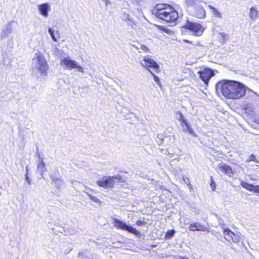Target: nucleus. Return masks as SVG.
I'll return each instance as SVG.
<instances>
[{"label":"nucleus","instance_id":"f257e3e1","mask_svg":"<svg viewBox=\"0 0 259 259\" xmlns=\"http://www.w3.org/2000/svg\"><path fill=\"white\" fill-rule=\"evenodd\" d=\"M248 88L242 83L233 80H223L215 85L217 94H222L230 99H238L244 97Z\"/></svg>","mask_w":259,"mask_h":259},{"label":"nucleus","instance_id":"f03ea898","mask_svg":"<svg viewBox=\"0 0 259 259\" xmlns=\"http://www.w3.org/2000/svg\"><path fill=\"white\" fill-rule=\"evenodd\" d=\"M152 14L166 22L175 24L179 18L178 13L171 7L157 4L151 10Z\"/></svg>","mask_w":259,"mask_h":259},{"label":"nucleus","instance_id":"7ed1b4c3","mask_svg":"<svg viewBox=\"0 0 259 259\" xmlns=\"http://www.w3.org/2000/svg\"><path fill=\"white\" fill-rule=\"evenodd\" d=\"M32 68L33 70H37L42 76L47 75L49 65L40 52L35 54V58L32 59Z\"/></svg>","mask_w":259,"mask_h":259},{"label":"nucleus","instance_id":"20e7f679","mask_svg":"<svg viewBox=\"0 0 259 259\" xmlns=\"http://www.w3.org/2000/svg\"><path fill=\"white\" fill-rule=\"evenodd\" d=\"M187 5L189 6L190 15L199 19L205 17L206 12L198 0H187Z\"/></svg>","mask_w":259,"mask_h":259},{"label":"nucleus","instance_id":"39448f33","mask_svg":"<svg viewBox=\"0 0 259 259\" xmlns=\"http://www.w3.org/2000/svg\"><path fill=\"white\" fill-rule=\"evenodd\" d=\"M122 177L120 175L115 176H104L97 181L98 186L107 189L112 188L114 183L122 182Z\"/></svg>","mask_w":259,"mask_h":259},{"label":"nucleus","instance_id":"423d86ee","mask_svg":"<svg viewBox=\"0 0 259 259\" xmlns=\"http://www.w3.org/2000/svg\"><path fill=\"white\" fill-rule=\"evenodd\" d=\"M113 223L114 226L117 229L127 231L139 238L141 237V235L140 232L126 223L123 222L117 218L113 219Z\"/></svg>","mask_w":259,"mask_h":259},{"label":"nucleus","instance_id":"0eeeda50","mask_svg":"<svg viewBox=\"0 0 259 259\" xmlns=\"http://www.w3.org/2000/svg\"><path fill=\"white\" fill-rule=\"evenodd\" d=\"M182 28L189 30L193 32L195 36H201L204 31L201 25L192 21L187 20L185 24L182 27Z\"/></svg>","mask_w":259,"mask_h":259},{"label":"nucleus","instance_id":"6e6552de","mask_svg":"<svg viewBox=\"0 0 259 259\" xmlns=\"http://www.w3.org/2000/svg\"><path fill=\"white\" fill-rule=\"evenodd\" d=\"M176 118L181 122V125L183 128V130L185 133H188L192 136L197 137V136L194 132L193 128L190 126V124L185 118L184 115L180 111H177L176 113Z\"/></svg>","mask_w":259,"mask_h":259},{"label":"nucleus","instance_id":"1a4fd4ad","mask_svg":"<svg viewBox=\"0 0 259 259\" xmlns=\"http://www.w3.org/2000/svg\"><path fill=\"white\" fill-rule=\"evenodd\" d=\"M60 65L70 70L76 69L78 72L83 73V68L80 66L76 61L71 59L69 57L64 58L61 61Z\"/></svg>","mask_w":259,"mask_h":259},{"label":"nucleus","instance_id":"9d476101","mask_svg":"<svg viewBox=\"0 0 259 259\" xmlns=\"http://www.w3.org/2000/svg\"><path fill=\"white\" fill-rule=\"evenodd\" d=\"M200 78L205 84H207L210 79L214 75L213 70L209 68H204L198 72Z\"/></svg>","mask_w":259,"mask_h":259},{"label":"nucleus","instance_id":"9b49d317","mask_svg":"<svg viewBox=\"0 0 259 259\" xmlns=\"http://www.w3.org/2000/svg\"><path fill=\"white\" fill-rule=\"evenodd\" d=\"M50 178L52 184L55 185L58 190L62 189L65 186V183L62 177H58L55 174H51L50 175Z\"/></svg>","mask_w":259,"mask_h":259},{"label":"nucleus","instance_id":"f8f14e48","mask_svg":"<svg viewBox=\"0 0 259 259\" xmlns=\"http://www.w3.org/2000/svg\"><path fill=\"white\" fill-rule=\"evenodd\" d=\"M144 64L142 63V65L144 67H146L148 69L150 68L154 70L155 71L157 72H158L159 68V65L153 59L149 57H146L144 58Z\"/></svg>","mask_w":259,"mask_h":259},{"label":"nucleus","instance_id":"ddd939ff","mask_svg":"<svg viewBox=\"0 0 259 259\" xmlns=\"http://www.w3.org/2000/svg\"><path fill=\"white\" fill-rule=\"evenodd\" d=\"M218 167L222 172L226 174L229 177H231L234 174L232 168L223 162L219 164Z\"/></svg>","mask_w":259,"mask_h":259},{"label":"nucleus","instance_id":"4468645a","mask_svg":"<svg viewBox=\"0 0 259 259\" xmlns=\"http://www.w3.org/2000/svg\"><path fill=\"white\" fill-rule=\"evenodd\" d=\"M14 23L15 22L12 21L9 22L6 25L1 34L2 38L7 37L8 35L12 32L13 29L12 24Z\"/></svg>","mask_w":259,"mask_h":259},{"label":"nucleus","instance_id":"2eb2a0df","mask_svg":"<svg viewBox=\"0 0 259 259\" xmlns=\"http://www.w3.org/2000/svg\"><path fill=\"white\" fill-rule=\"evenodd\" d=\"M37 7L41 15L45 17H47L48 16V12L50 10V6L48 3L38 5Z\"/></svg>","mask_w":259,"mask_h":259},{"label":"nucleus","instance_id":"dca6fc26","mask_svg":"<svg viewBox=\"0 0 259 259\" xmlns=\"http://www.w3.org/2000/svg\"><path fill=\"white\" fill-rule=\"evenodd\" d=\"M189 229L191 231H209L208 228L204 227L199 223H195L191 224L189 227Z\"/></svg>","mask_w":259,"mask_h":259},{"label":"nucleus","instance_id":"f3484780","mask_svg":"<svg viewBox=\"0 0 259 259\" xmlns=\"http://www.w3.org/2000/svg\"><path fill=\"white\" fill-rule=\"evenodd\" d=\"M120 17L124 21H127V25L130 26L132 28H134V25H135V23L128 14L125 12H121Z\"/></svg>","mask_w":259,"mask_h":259},{"label":"nucleus","instance_id":"a211bd4d","mask_svg":"<svg viewBox=\"0 0 259 259\" xmlns=\"http://www.w3.org/2000/svg\"><path fill=\"white\" fill-rule=\"evenodd\" d=\"M224 233L225 239L229 242H231L232 240L233 235L234 236V232L229 229H225L224 230Z\"/></svg>","mask_w":259,"mask_h":259},{"label":"nucleus","instance_id":"6ab92c4d","mask_svg":"<svg viewBox=\"0 0 259 259\" xmlns=\"http://www.w3.org/2000/svg\"><path fill=\"white\" fill-rule=\"evenodd\" d=\"M37 170L42 177L43 172L46 170L45 168V164L43 161L42 158H40V159L39 160V162L37 164Z\"/></svg>","mask_w":259,"mask_h":259},{"label":"nucleus","instance_id":"aec40b11","mask_svg":"<svg viewBox=\"0 0 259 259\" xmlns=\"http://www.w3.org/2000/svg\"><path fill=\"white\" fill-rule=\"evenodd\" d=\"M258 12L255 8L251 7L250 9L249 16L252 20H255L258 17Z\"/></svg>","mask_w":259,"mask_h":259},{"label":"nucleus","instance_id":"412c9836","mask_svg":"<svg viewBox=\"0 0 259 259\" xmlns=\"http://www.w3.org/2000/svg\"><path fill=\"white\" fill-rule=\"evenodd\" d=\"M88 190H90L91 191V189H90L89 188H87L84 191V192L88 195V196L90 197V198L94 202L96 203H101V200L98 199L97 197L92 195L89 192Z\"/></svg>","mask_w":259,"mask_h":259},{"label":"nucleus","instance_id":"4be33fe9","mask_svg":"<svg viewBox=\"0 0 259 259\" xmlns=\"http://www.w3.org/2000/svg\"><path fill=\"white\" fill-rule=\"evenodd\" d=\"M240 185L245 189L252 192L253 185L248 184L244 181H241L240 182Z\"/></svg>","mask_w":259,"mask_h":259},{"label":"nucleus","instance_id":"5701e85b","mask_svg":"<svg viewBox=\"0 0 259 259\" xmlns=\"http://www.w3.org/2000/svg\"><path fill=\"white\" fill-rule=\"evenodd\" d=\"M208 7L209 9L212 10V13L214 16L220 18H222L221 13L219 12L216 8L210 5H209Z\"/></svg>","mask_w":259,"mask_h":259},{"label":"nucleus","instance_id":"b1692460","mask_svg":"<svg viewBox=\"0 0 259 259\" xmlns=\"http://www.w3.org/2000/svg\"><path fill=\"white\" fill-rule=\"evenodd\" d=\"M175 233L176 231L174 229L168 230L165 233V239L172 238L175 236Z\"/></svg>","mask_w":259,"mask_h":259},{"label":"nucleus","instance_id":"393cba45","mask_svg":"<svg viewBox=\"0 0 259 259\" xmlns=\"http://www.w3.org/2000/svg\"><path fill=\"white\" fill-rule=\"evenodd\" d=\"M159 29L164 32L166 33V34L168 35H171L174 34V31L172 30H171L167 28H165V27L163 26H159L158 27Z\"/></svg>","mask_w":259,"mask_h":259},{"label":"nucleus","instance_id":"a878e982","mask_svg":"<svg viewBox=\"0 0 259 259\" xmlns=\"http://www.w3.org/2000/svg\"><path fill=\"white\" fill-rule=\"evenodd\" d=\"M48 32L50 34V35H51L52 39L54 41L57 42V37L55 36L54 29L53 28L50 27L48 29Z\"/></svg>","mask_w":259,"mask_h":259},{"label":"nucleus","instance_id":"bb28decb","mask_svg":"<svg viewBox=\"0 0 259 259\" xmlns=\"http://www.w3.org/2000/svg\"><path fill=\"white\" fill-rule=\"evenodd\" d=\"M148 70H149V72L153 76L154 81L157 83V84L158 85H160V81L159 78L157 76L155 75L150 70H149V69H148Z\"/></svg>","mask_w":259,"mask_h":259},{"label":"nucleus","instance_id":"cd10ccee","mask_svg":"<svg viewBox=\"0 0 259 259\" xmlns=\"http://www.w3.org/2000/svg\"><path fill=\"white\" fill-rule=\"evenodd\" d=\"M232 241L234 243H238L239 242V236L234 233V236L233 235Z\"/></svg>","mask_w":259,"mask_h":259},{"label":"nucleus","instance_id":"c85d7f7f","mask_svg":"<svg viewBox=\"0 0 259 259\" xmlns=\"http://www.w3.org/2000/svg\"><path fill=\"white\" fill-rule=\"evenodd\" d=\"M210 185L211 187V189L212 191H214L215 189V182L213 180V178L212 176H211L210 177Z\"/></svg>","mask_w":259,"mask_h":259},{"label":"nucleus","instance_id":"c756f323","mask_svg":"<svg viewBox=\"0 0 259 259\" xmlns=\"http://www.w3.org/2000/svg\"><path fill=\"white\" fill-rule=\"evenodd\" d=\"M252 192L259 193V185H253Z\"/></svg>","mask_w":259,"mask_h":259},{"label":"nucleus","instance_id":"7c9ffc66","mask_svg":"<svg viewBox=\"0 0 259 259\" xmlns=\"http://www.w3.org/2000/svg\"><path fill=\"white\" fill-rule=\"evenodd\" d=\"M146 224V222L141 220H138L136 222V225L139 226H142L145 225Z\"/></svg>","mask_w":259,"mask_h":259},{"label":"nucleus","instance_id":"2f4dec72","mask_svg":"<svg viewBox=\"0 0 259 259\" xmlns=\"http://www.w3.org/2000/svg\"><path fill=\"white\" fill-rule=\"evenodd\" d=\"M25 179L27 181V182L28 183V185H30L31 184V181L30 179L29 178V177L28 176V172H26V174L25 175Z\"/></svg>","mask_w":259,"mask_h":259},{"label":"nucleus","instance_id":"473e14b6","mask_svg":"<svg viewBox=\"0 0 259 259\" xmlns=\"http://www.w3.org/2000/svg\"><path fill=\"white\" fill-rule=\"evenodd\" d=\"M140 49L145 51V52H147V51H149V49L148 47H147L146 46L144 45H140Z\"/></svg>","mask_w":259,"mask_h":259},{"label":"nucleus","instance_id":"72a5a7b5","mask_svg":"<svg viewBox=\"0 0 259 259\" xmlns=\"http://www.w3.org/2000/svg\"><path fill=\"white\" fill-rule=\"evenodd\" d=\"M162 136L161 135L158 136L157 137V139L159 140V141H158L157 142L159 145H160L161 144H162V142L163 141V139H162Z\"/></svg>","mask_w":259,"mask_h":259},{"label":"nucleus","instance_id":"f704fd0d","mask_svg":"<svg viewBox=\"0 0 259 259\" xmlns=\"http://www.w3.org/2000/svg\"><path fill=\"white\" fill-rule=\"evenodd\" d=\"M75 230L72 228L70 229L68 231V233H70V234H74L75 233Z\"/></svg>","mask_w":259,"mask_h":259},{"label":"nucleus","instance_id":"c9c22d12","mask_svg":"<svg viewBox=\"0 0 259 259\" xmlns=\"http://www.w3.org/2000/svg\"><path fill=\"white\" fill-rule=\"evenodd\" d=\"M184 42H186V43H189V44H191V42L190 41H189V40H187V39H184Z\"/></svg>","mask_w":259,"mask_h":259},{"label":"nucleus","instance_id":"e433bc0d","mask_svg":"<svg viewBox=\"0 0 259 259\" xmlns=\"http://www.w3.org/2000/svg\"><path fill=\"white\" fill-rule=\"evenodd\" d=\"M25 169H26V172H28V165H27V166L25 167Z\"/></svg>","mask_w":259,"mask_h":259},{"label":"nucleus","instance_id":"4c0bfd02","mask_svg":"<svg viewBox=\"0 0 259 259\" xmlns=\"http://www.w3.org/2000/svg\"><path fill=\"white\" fill-rule=\"evenodd\" d=\"M220 34H221L222 36H225V35H226V34H225V33H224V32H221V33H220Z\"/></svg>","mask_w":259,"mask_h":259},{"label":"nucleus","instance_id":"58836bf2","mask_svg":"<svg viewBox=\"0 0 259 259\" xmlns=\"http://www.w3.org/2000/svg\"><path fill=\"white\" fill-rule=\"evenodd\" d=\"M37 155L38 158L39 160L40 159V158H41L40 157V154H39V153H37Z\"/></svg>","mask_w":259,"mask_h":259},{"label":"nucleus","instance_id":"ea45409f","mask_svg":"<svg viewBox=\"0 0 259 259\" xmlns=\"http://www.w3.org/2000/svg\"><path fill=\"white\" fill-rule=\"evenodd\" d=\"M185 183L187 184V185H191V184H190V183H189V184H188V182H186V181H185Z\"/></svg>","mask_w":259,"mask_h":259},{"label":"nucleus","instance_id":"a19ab883","mask_svg":"<svg viewBox=\"0 0 259 259\" xmlns=\"http://www.w3.org/2000/svg\"><path fill=\"white\" fill-rule=\"evenodd\" d=\"M185 183L187 184V185H191V184H190V183H189V184H188V182H186V181H185Z\"/></svg>","mask_w":259,"mask_h":259},{"label":"nucleus","instance_id":"79ce46f5","mask_svg":"<svg viewBox=\"0 0 259 259\" xmlns=\"http://www.w3.org/2000/svg\"><path fill=\"white\" fill-rule=\"evenodd\" d=\"M182 259H189V258L187 257H183L182 258Z\"/></svg>","mask_w":259,"mask_h":259},{"label":"nucleus","instance_id":"37998d69","mask_svg":"<svg viewBox=\"0 0 259 259\" xmlns=\"http://www.w3.org/2000/svg\"><path fill=\"white\" fill-rule=\"evenodd\" d=\"M78 255H81V252H79L78 253Z\"/></svg>","mask_w":259,"mask_h":259},{"label":"nucleus","instance_id":"c03bdc74","mask_svg":"<svg viewBox=\"0 0 259 259\" xmlns=\"http://www.w3.org/2000/svg\"><path fill=\"white\" fill-rule=\"evenodd\" d=\"M56 33L57 34V36H58L59 35V34L58 33V31L56 32Z\"/></svg>","mask_w":259,"mask_h":259},{"label":"nucleus","instance_id":"a18cd8bd","mask_svg":"<svg viewBox=\"0 0 259 259\" xmlns=\"http://www.w3.org/2000/svg\"><path fill=\"white\" fill-rule=\"evenodd\" d=\"M251 156L253 157L254 158H255V156L253 155H251Z\"/></svg>","mask_w":259,"mask_h":259},{"label":"nucleus","instance_id":"49530a36","mask_svg":"<svg viewBox=\"0 0 259 259\" xmlns=\"http://www.w3.org/2000/svg\"><path fill=\"white\" fill-rule=\"evenodd\" d=\"M155 245H152V247H155Z\"/></svg>","mask_w":259,"mask_h":259}]
</instances>
